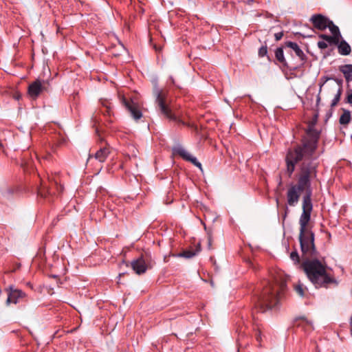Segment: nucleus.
<instances>
[{
  "mask_svg": "<svg viewBox=\"0 0 352 352\" xmlns=\"http://www.w3.org/2000/svg\"><path fill=\"white\" fill-rule=\"evenodd\" d=\"M318 118V114L316 113L312 120L308 122V126L305 130V135L302 137L301 143L294 146V148L289 149L286 153L285 173L289 177L293 175L296 165L300 160L305 158L316 160L314 155L318 148L320 137V131L315 128Z\"/></svg>",
  "mask_w": 352,
  "mask_h": 352,
  "instance_id": "f257e3e1",
  "label": "nucleus"
},
{
  "mask_svg": "<svg viewBox=\"0 0 352 352\" xmlns=\"http://www.w3.org/2000/svg\"><path fill=\"white\" fill-rule=\"evenodd\" d=\"M300 250L303 257L301 268L316 288H327L330 283L336 285L338 284V281L327 272L325 259L320 256L315 245L314 251H312L309 246L306 252H303L301 248Z\"/></svg>",
  "mask_w": 352,
  "mask_h": 352,
  "instance_id": "f03ea898",
  "label": "nucleus"
},
{
  "mask_svg": "<svg viewBox=\"0 0 352 352\" xmlns=\"http://www.w3.org/2000/svg\"><path fill=\"white\" fill-rule=\"evenodd\" d=\"M299 172L297 176V183L292 184L287 192V204L295 206L300 196V192L306 191L311 185V180L317 177L318 164L316 160L305 158L300 160Z\"/></svg>",
  "mask_w": 352,
  "mask_h": 352,
  "instance_id": "7ed1b4c3",
  "label": "nucleus"
},
{
  "mask_svg": "<svg viewBox=\"0 0 352 352\" xmlns=\"http://www.w3.org/2000/svg\"><path fill=\"white\" fill-rule=\"evenodd\" d=\"M312 188L311 185L305 191L302 197V212L299 219L300 232L299 242L300 246L303 252L307 250L308 246L312 251H314V233L307 228V224L311 219V214L313 210L311 201Z\"/></svg>",
  "mask_w": 352,
  "mask_h": 352,
  "instance_id": "20e7f679",
  "label": "nucleus"
},
{
  "mask_svg": "<svg viewBox=\"0 0 352 352\" xmlns=\"http://www.w3.org/2000/svg\"><path fill=\"white\" fill-rule=\"evenodd\" d=\"M285 287V281L276 285L267 282V286L263 288L261 293L254 297V308L261 313L277 308L279 303V292L283 291Z\"/></svg>",
  "mask_w": 352,
  "mask_h": 352,
  "instance_id": "39448f33",
  "label": "nucleus"
},
{
  "mask_svg": "<svg viewBox=\"0 0 352 352\" xmlns=\"http://www.w3.org/2000/svg\"><path fill=\"white\" fill-rule=\"evenodd\" d=\"M153 95L155 98V104L160 113L169 120L184 124L173 112L170 107L166 104V94L160 89L156 84L153 88Z\"/></svg>",
  "mask_w": 352,
  "mask_h": 352,
  "instance_id": "423d86ee",
  "label": "nucleus"
},
{
  "mask_svg": "<svg viewBox=\"0 0 352 352\" xmlns=\"http://www.w3.org/2000/svg\"><path fill=\"white\" fill-rule=\"evenodd\" d=\"M38 178L39 179V184H36V191L38 195L40 197L46 198L48 195H51L52 193H54V192L50 190L48 183L55 185L58 192H63V186L60 184L58 185L56 181L52 182L50 178H47V179H43L40 177V175H38Z\"/></svg>",
  "mask_w": 352,
  "mask_h": 352,
  "instance_id": "0eeeda50",
  "label": "nucleus"
},
{
  "mask_svg": "<svg viewBox=\"0 0 352 352\" xmlns=\"http://www.w3.org/2000/svg\"><path fill=\"white\" fill-rule=\"evenodd\" d=\"M6 292L8 293L7 305L10 303L17 304L27 297L26 294L23 291L16 288L13 285H9L6 289Z\"/></svg>",
  "mask_w": 352,
  "mask_h": 352,
  "instance_id": "6e6552de",
  "label": "nucleus"
},
{
  "mask_svg": "<svg viewBox=\"0 0 352 352\" xmlns=\"http://www.w3.org/2000/svg\"><path fill=\"white\" fill-rule=\"evenodd\" d=\"M48 82L45 80H36L28 87V94L33 98H36L43 91H47Z\"/></svg>",
  "mask_w": 352,
  "mask_h": 352,
  "instance_id": "1a4fd4ad",
  "label": "nucleus"
},
{
  "mask_svg": "<svg viewBox=\"0 0 352 352\" xmlns=\"http://www.w3.org/2000/svg\"><path fill=\"white\" fill-rule=\"evenodd\" d=\"M173 151L175 154L179 155L184 160L190 162L193 165L201 169V164L197 160V159L189 153L182 146L177 145L173 148Z\"/></svg>",
  "mask_w": 352,
  "mask_h": 352,
  "instance_id": "9d476101",
  "label": "nucleus"
},
{
  "mask_svg": "<svg viewBox=\"0 0 352 352\" xmlns=\"http://www.w3.org/2000/svg\"><path fill=\"white\" fill-rule=\"evenodd\" d=\"M329 21V18L321 14H314L310 19V21L313 23L314 28L320 31L327 28Z\"/></svg>",
  "mask_w": 352,
  "mask_h": 352,
  "instance_id": "9b49d317",
  "label": "nucleus"
},
{
  "mask_svg": "<svg viewBox=\"0 0 352 352\" xmlns=\"http://www.w3.org/2000/svg\"><path fill=\"white\" fill-rule=\"evenodd\" d=\"M123 102L126 109L130 112L131 116L135 120H138L142 118V111L139 109L137 104L125 98L123 99Z\"/></svg>",
  "mask_w": 352,
  "mask_h": 352,
  "instance_id": "f8f14e48",
  "label": "nucleus"
},
{
  "mask_svg": "<svg viewBox=\"0 0 352 352\" xmlns=\"http://www.w3.org/2000/svg\"><path fill=\"white\" fill-rule=\"evenodd\" d=\"M131 266L137 274H144L147 270V265L142 256L133 260L131 263Z\"/></svg>",
  "mask_w": 352,
  "mask_h": 352,
  "instance_id": "ddd939ff",
  "label": "nucleus"
},
{
  "mask_svg": "<svg viewBox=\"0 0 352 352\" xmlns=\"http://www.w3.org/2000/svg\"><path fill=\"white\" fill-rule=\"evenodd\" d=\"M285 46L294 50L296 55L300 60L302 65L305 62L307 56L296 43L292 41H286L285 43Z\"/></svg>",
  "mask_w": 352,
  "mask_h": 352,
  "instance_id": "4468645a",
  "label": "nucleus"
},
{
  "mask_svg": "<svg viewBox=\"0 0 352 352\" xmlns=\"http://www.w3.org/2000/svg\"><path fill=\"white\" fill-rule=\"evenodd\" d=\"M338 47V53L342 56H348L351 52L350 45L344 39L338 41V43L336 44Z\"/></svg>",
  "mask_w": 352,
  "mask_h": 352,
  "instance_id": "2eb2a0df",
  "label": "nucleus"
},
{
  "mask_svg": "<svg viewBox=\"0 0 352 352\" xmlns=\"http://www.w3.org/2000/svg\"><path fill=\"white\" fill-rule=\"evenodd\" d=\"M339 70L341 72L345 78L347 85H351L352 82V64H346L339 67Z\"/></svg>",
  "mask_w": 352,
  "mask_h": 352,
  "instance_id": "dca6fc26",
  "label": "nucleus"
},
{
  "mask_svg": "<svg viewBox=\"0 0 352 352\" xmlns=\"http://www.w3.org/2000/svg\"><path fill=\"white\" fill-rule=\"evenodd\" d=\"M201 250L200 243L197 244V246L195 250H184L179 254H177L178 257H184L186 258H191L193 256H196L199 252Z\"/></svg>",
  "mask_w": 352,
  "mask_h": 352,
  "instance_id": "f3484780",
  "label": "nucleus"
},
{
  "mask_svg": "<svg viewBox=\"0 0 352 352\" xmlns=\"http://www.w3.org/2000/svg\"><path fill=\"white\" fill-rule=\"evenodd\" d=\"M110 151L108 148H100L94 155L95 158L100 162H104L108 157Z\"/></svg>",
  "mask_w": 352,
  "mask_h": 352,
  "instance_id": "a211bd4d",
  "label": "nucleus"
},
{
  "mask_svg": "<svg viewBox=\"0 0 352 352\" xmlns=\"http://www.w3.org/2000/svg\"><path fill=\"white\" fill-rule=\"evenodd\" d=\"M275 57L276 60L284 67H289L287 62L284 56V52L282 47H277L275 50Z\"/></svg>",
  "mask_w": 352,
  "mask_h": 352,
  "instance_id": "6ab92c4d",
  "label": "nucleus"
},
{
  "mask_svg": "<svg viewBox=\"0 0 352 352\" xmlns=\"http://www.w3.org/2000/svg\"><path fill=\"white\" fill-rule=\"evenodd\" d=\"M351 120V111L348 109H343V113L340 116L339 122L341 125L348 124Z\"/></svg>",
  "mask_w": 352,
  "mask_h": 352,
  "instance_id": "aec40b11",
  "label": "nucleus"
},
{
  "mask_svg": "<svg viewBox=\"0 0 352 352\" xmlns=\"http://www.w3.org/2000/svg\"><path fill=\"white\" fill-rule=\"evenodd\" d=\"M327 28H329L333 36H336L339 40L342 38L339 28L331 20L329 21Z\"/></svg>",
  "mask_w": 352,
  "mask_h": 352,
  "instance_id": "412c9836",
  "label": "nucleus"
},
{
  "mask_svg": "<svg viewBox=\"0 0 352 352\" xmlns=\"http://www.w3.org/2000/svg\"><path fill=\"white\" fill-rule=\"evenodd\" d=\"M319 38L323 39L324 41L328 42L330 45H335L338 43L339 39L337 38L334 36H329L324 34H319Z\"/></svg>",
  "mask_w": 352,
  "mask_h": 352,
  "instance_id": "4be33fe9",
  "label": "nucleus"
},
{
  "mask_svg": "<svg viewBox=\"0 0 352 352\" xmlns=\"http://www.w3.org/2000/svg\"><path fill=\"white\" fill-rule=\"evenodd\" d=\"M299 325H301L305 329V331H311L314 330L312 322L308 320L307 318H302Z\"/></svg>",
  "mask_w": 352,
  "mask_h": 352,
  "instance_id": "5701e85b",
  "label": "nucleus"
},
{
  "mask_svg": "<svg viewBox=\"0 0 352 352\" xmlns=\"http://www.w3.org/2000/svg\"><path fill=\"white\" fill-rule=\"evenodd\" d=\"M346 94V97L344 100V102L352 105V85H347Z\"/></svg>",
  "mask_w": 352,
  "mask_h": 352,
  "instance_id": "b1692460",
  "label": "nucleus"
},
{
  "mask_svg": "<svg viewBox=\"0 0 352 352\" xmlns=\"http://www.w3.org/2000/svg\"><path fill=\"white\" fill-rule=\"evenodd\" d=\"M342 94V90L340 88H338L337 90V93L335 94L333 99L331 101V107H335L339 102L341 96Z\"/></svg>",
  "mask_w": 352,
  "mask_h": 352,
  "instance_id": "393cba45",
  "label": "nucleus"
},
{
  "mask_svg": "<svg viewBox=\"0 0 352 352\" xmlns=\"http://www.w3.org/2000/svg\"><path fill=\"white\" fill-rule=\"evenodd\" d=\"M13 192L14 190L10 188H5L1 190L2 196L6 199H10Z\"/></svg>",
  "mask_w": 352,
  "mask_h": 352,
  "instance_id": "a878e982",
  "label": "nucleus"
},
{
  "mask_svg": "<svg viewBox=\"0 0 352 352\" xmlns=\"http://www.w3.org/2000/svg\"><path fill=\"white\" fill-rule=\"evenodd\" d=\"M333 80L336 82V83L338 85V88H340L342 90L343 89V80L341 78H337L335 76L329 77L327 78V80Z\"/></svg>",
  "mask_w": 352,
  "mask_h": 352,
  "instance_id": "bb28decb",
  "label": "nucleus"
},
{
  "mask_svg": "<svg viewBox=\"0 0 352 352\" xmlns=\"http://www.w3.org/2000/svg\"><path fill=\"white\" fill-rule=\"evenodd\" d=\"M290 258L294 261L295 264H298L300 263V256L297 250H294L291 252Z\"/></svg>",
  "mask_w": 352,
  "mask_h": 352,
  "instance_id": "cd10ccee",
  "label": "nucleus"
},
{
  "mask_svg": "<svg viewBox=\"0 0 352 352\" xmlns=\"http://www.w3.org/2000/svg\"><path fill=\"white\" fill-rule=\"evenodd\" d=\"M267 54V45L261 46L258 50V56L261 57H264Z\"/></svg>",
  "mask_w": 352,
  "mask_h": 352,
  "instance_id": "c85d7f7f",
  "label": "nucleus"
},
{
  "mask_svg": "<svg viewBox=\"0 0 352 352\" xmlns=\"http://www.w3.org/2000/svg\"><path fill=\"white\" fill-rule=\"evenodd\" d=\"M296 292L298 294V295L301 297L304 296V289L302 288V285L300 284L297 285L295 287Z\"/></svg>",
  "mask_w": 352,
  "mask_h": 352,
  "instance_id": "c756f323",
  "label": "nucleus"
},
{
  "mask_svg": "<svg viewBox=\"0 0 352 352\" xmlns=\"http://www.w3.org/2000/svg\"><path fill=\"white\" fill-rule=\"evenodd\" d=\"M317 45H318V48H320V50L326 49L328 46L327 43L323 41H318L317 43Z\"/></svg>",
  "mask_w": 352,
  "mask_h": 352,
  "instance_id": "7c9ffc66",
  "label": "nucleus"
},
{
  "mask_svg": "<svg viewBox=\"0 0 352 352\" xmlns=\"http://www.w3.org/2000/svg\"><path fill=\"white\" fill-rule=\"evenodd\" d=\"M283 36V32H277L274 34V37H275V40L276 41H279L280 40Z\"/></svg>",
  "mask_w": 352,
  "mask_h": 352,
  "instance_id": "2f4dec72",
  "label": "nucleus"
},
{
  "mask_svg": "<svg viewBox=\"0 0 352 352\" xmlns=\"http://www.w3.org/2000/svg\"><path fill=\"white\" fill-rule=\"evenodd\" d=\"M169 78H170V81H171V83H172L174 86H175V87H178V88H181V86L175 82V80L173 78V77L172 76H170L169 77Z\"/></svg>",
  "mask_w": 352,
  "mask_h": 352,
  "instance_id": "473e14b6",
  "label": "nucleus"
},
{
  "mask_svg": "<svg viewBox=\"0 0 352 352\" xmlns=\"http://www.w3.org/2000/svg\"><path fill=\"white\" fill-rule=\"evenodd\" d=\"M102 104L104 107H107V109H108V112H109V110L111 109L110 107V102L107 100H104L103 102H102Z\"/></svg>",
  "mask_w": 352,
  "mask_h": 352,
  "instance_id": "72a5a7b5",
  "label": "nucleus"
},
{
  "mask_svg": "<svg viewBox=\"0 0 352 352\" xmlns=\"http://www.w3.org/2000/svg\"><path fill=\"white\" fill-rule=\"evenodd\" d=\"M296 34H300V35H301L303 38H307V37H310V36H309V35H304V34H301V33H300V32H298V33H296Z\"/></svg>",
  "mask_w": 352,
  "mask_h": 352,
  "instance_id": "f704fd0d",
  "label": "nucleus"
},
{
  "mask_svg": "<svg viewBox=\"0 0 352 352\" xmlns=\"http://www.w3.org/2000/svg\"><path fill=\"white\" fill-rule=\"evenodd\" d=\"M320 101V95L318 94L317 96V100H316L317 104H319Z\"/></svg>",
  "mask_w": 352,
  "mask_h": 352,
  "instance_id": "c9c22d12",
  "label": "nucleus"
},
{
  "mask_svg": "<svg viewBox=\"0 0 352 352\" xmlns=\"http://www.w3.org/2000/svg\"><path fill=\"white\" fill-rule=\"evenodd\" d=\"M253 2H254V0H247V3H248V4H251V3H253Z\"/></svg>",
  "mask_w": 352,
  "mask_h": 352,
  "instance_id": "e433bc0d",
  "label": "nucleus"
},
{
  "mask_svg": "<svg viewBox=\"0 0 352 352\" xmlns=\"http://www.w3.org/2000/svg\"><path fill=\"white\" fill-rule=\"evenodd\" d=\"M281 184H282V180H281V179H280L279 182H278V185L280 186Z\"/></svg>",
  "mask_w": 352,
  "mask_h": 352,
  "instance_id": "4c0bfd02",
  "label": "nucleus"
},
{
  "mask_svg": "<svg viewBox=\"0 0 352 352\" xmlns=\"http://www.w3.org/2000/svg\"><path fill=\"white\" fill-rule=\"evenodd\" d=\"M286 216H287V212H285L284 219L286 217Z\"/></svg>",
  "mask_w": 352,
  "mask_h": 352,
  "instance_id": "58836bf2",
  "label": "nucleus"
},
{
  "mask_svg": "<svg viewBox=\"0 0 352 352\" xmlns=\"http://www.w3.org/2000/svg\"><path fill=\"white\" fill-rule=\"evenodd\" d=\"M322 85H323V84H322V85H320V91H321V89H322Z\"/></svg>",
  "mask_w": 352,
  "mask_h": 352,
  "instance_id": "ea45409f",
  "label": "nucleus"
},
{
  "mask_svg": "<svg viewBox=\"0 0 352 352\" xmlns=\"http://www.w3.org/2000/svg\"><path fill=\"white\" fill-rule=\"evenodd\" d=\"M278 202H279V201H278V199H276V203H277V204H278Z\"/></svg>",
  "mask_w": 352,
  "mask_h": 352,
  "instance_id": "a19ab883",
  "label": "nucleus"
},
{
  "mask_svg": "<svg viewBox=\"0 0 352 352\" xmlns=\"http://www.w3.org/2000/svg\"><path fill=\"white\" fill-rule=\"evenodd\" d=\"M1 294V289H0V294Z\"/></svg>",
  "mask_w": 352,
  "mask_h": 352,
  "instance_id": "79ce46f5",
  "label": "nucleus"
}]
</instances>
